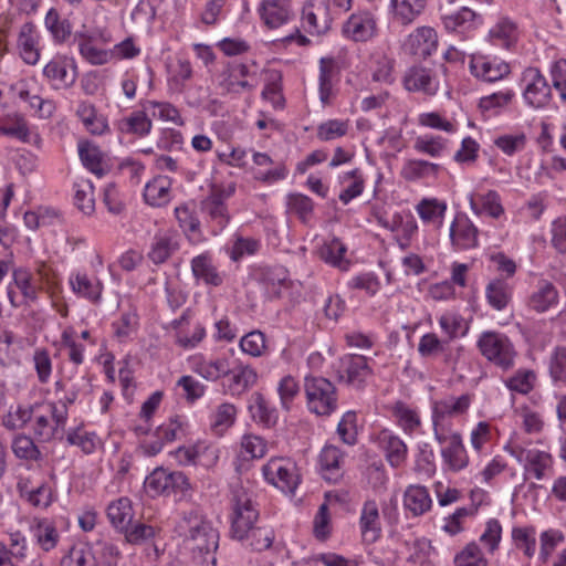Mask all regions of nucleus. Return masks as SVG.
<instances>
[{"label": "nucleus", "mask_w": 566, "mask_h": 566, "mask_svg": "<svg viewBox=\"0 0 566 566\" xmlns=\"http://www.w3.org/2000/svg\"><path fill=\"white\" fill-rule=\"evenodd\" d=\"M176 532L184 538V544L192 553L193 559L203 566H216L219 533L197 509L182 512Z\"/></svg>", "instance_id": "f257e3e1"}, {"label": "nucleus", "mask_w": 566, "mask_h": 566, "mask_svg": "<svg viewBox=\"0 0 566 566\" xmlns=\"http://www.w3.org/2000/svg\"><path fill=\"white\" fill-rule=\"evenodd\" d=\"M57 396L56 402H50V410L54 415L57 426H65L69 417V408L82 402L91 395L93 386L86 375L69 376L54 385Z\"/></svg>", "instance_id": "f03ea898"}, {"label": "nucleus", "mask_w": 566, "mask_h": 566, "mask_svg": "<svg viewBox=\"0 0 566 566\" xmlns=\"http://www.w3.org/2000/svg\"><path fill=\"white\" fill-rule=\"evenodd\" d=\"M476 347L480 354L496 368L509 370L514 367L517 353L505 334L485 331L479 336Z\"/></svg>", "instance_id": "7ed1b4c3"}, {"label": "nucleus", "mask_w": 566, "mask_h": 566, "mask_svg": "<svg viewBox=\"0 0 566 566\" xmlns=\"http://www.w3.org/2000/svg\"><path fill=\"white\" fill-rule=\"evenodd\" d=\"M231 535L243 541L259 521V510L252 495L242 488L233 489L231 500Z\"/></svg>", "instance_id": "20e7f679"}, {"label": "nucleus", "mask_w": 566, "mask_h": 566, "mask_svg": "<svg viewBox=\"0 0 566 566\" xmlns=\"http://www.w3.org/2000/svg\"><path fill=\"white\" fill-rule=\"evenodd\" d=\"M304 390L310 411L318 416H329L337 409V392L327 378L308 376L305 378Z\"/></svg>", "instance_id": "39448f33"}, {"label": "nucleus", "mask_w": 566, "mask_h": 566, "mask_svg": "<svg viewBox=\"0 0 566 566\" xmlns=\"http://www.w3.org/2000/svg\"><path fill=\"white\" fill-rule=\"evenodd\" d=\"M234 191V184L228 186L212 185L208 196L200 203L201 212L218 230H222L230 221L226 201L232 197Z\"/></svg>", "instance_id": "423d86ee"}, {"label": "nucleus", "mask_w": 566, "mask_h": 566, "mask_svg": "<svg viewBox=\"0 0 566 566\" xmlns=\"http://www.w3.org/2000/svg\"><path fill=\"white\" fill-rule=\"evenodd\" d=\"M41 285H38L33 273L27 268L12 270V282L7 287V296L12 307L27 306L38 300Z\"/></svg>", "instance_id": "0eeeda50"}, {"label": "nucleus", "mask_w": 566, "mask_h": 566, "mask_svg": "<svg viewBox=\"0 0 566 566\" xmlns=\"http://www.w3.org/2000/svg\"><path fill=\"white\" fill-rule=\"evenodd\" d=\"M264 479L284 493L293 494L300 483L296 464L286 458H272L262 469Z\"/></svg>", "instance_id": "6e6552de"}, {"label": "nucleus", "mask_w": 566, "mask_h": 566, "mask_svg": "<svg viewBox=\"0 0 566 566\" xmlns=\"http://www.w3.org/2000/svg\"><path fill=\"white\" fill-rule=\"evenodd\" d=\"M441 444V457L449 471L459 472L469 465V455L462 436L455 431L433 432Z\"/></svg>", "instance_id": "1a4fd4ad"}, {"label": "nucleus", "mask_w": 566, "mask_h": 566, "mask_svg": "<svg viewBox=\"0 0 566 566\" xmlns=\"http://www.w3.org/2000/svg\"><path fill=\"white\" fill-rule=\"evenodd\" d=\"M146 489L154 495L184 494L190 489L188 478L180 471L155 469L145 480Z\"/></svg>", "instance_id": "9d476101"}, {"label": "nucleus", "mask_w": 566, "mask_h": 566, "mask_svg": "<svg viewBox=\"0 0 566 566\" xmlns=\"http://www.w3.org/2000/svg\"><path fill=\"white\" fill-rule=\"evenodd\" d=\"M505 450L515 460L524 465V471L532 472L537 480H542L546 469L552 465V457L549 453L538 450L528 449L517 441H511Z\"/></svg>", "instance_id": "9b49d317"}, {"label": "nucleus", "mask_w": 566, "mask_h": 566, "mask_svg": "<svg viewBox=\"0 0 566 566\" xmlns=\"http://www.w3.org/2000/svg\"><path fill=\"white\" fill-rule=\"evenodd\" d=\"M343 35L355 42H367L378 32L375 13L369 10H358L352 13L342 27Z\"/></svg>", "instance_id": "f8f14e48"}, {"label": "nucleus", "mask_w": 566, "mask_h": 566, "mask_svg": "<svg viewBox=\"0 0 566 566\" xmlns=\"http://www.w3.org/2000/svg\"><path fill=\"white\" fill-rule=\"evenodd\" d=\"M522 82L524 83L523 96L530 106L541 108L548 104L552 96L551 86L538 69H525Z\"/></svg>", "instance_id": "ddd939ff"}, {"label": "nucleus", "mask_w": 566, "mask_h": 566, "mask_svg": "<svg viewBox=\"0 0 566 566\" xmlns=\"http://www.w3.org/2000/svg\"><path fill=\"white\" fill-rule=\"evenodd\" d=\"M470 405L471 398L469 395L449 397L436 401L432 408L433 432L451 431L447 423V419L464 415Z\"/></svg>", "instance_id": "4468645a"}, {"label": "nucleus", "mask_w": 566, "mask_h": 566, "mask_svg": "<svg viewBox=\"0 0 566 566\" xmlns=\"http://www.w3.org/2000/svg\"><path fill=\"white\" fill-rule=\"evenodd\" d=\"M471 74L486 83H493L507 77L511 74V66L497 57L473 55L469 62Z\"/></svg>", "instance_id": "2eb2a0df"}, {"label": "nucleus", "mask_w": 566, "mask_h": 566, "mask_svg": "<svg viewBox=\"0 0 566 566\" xmlns=\"http://www.w3.org/2000/svg\"><path fill=\"white\" fill-rule=\"evenodd\" d=\"M438 48V34L431 27H419L415 29L403 41L402 50L412 56L427 59Z\"/></svg>", "instance_id": "dca6fc26"}, {"label": "nucleus", "mask_w": 566, "mask_h": 566, "mask_svg": "<svg viewBox=\"0 0 566 566\" xmlns=\"http://www.w3.org/2000/svg\"><path fill=\"white\" fill-rule=\"evenodd\" d=\"M43 75L54 88H67L76 81V65L73 60L59 55L44 66Z\"/></svg>", "instance_id": "f3484780"}, {"label": "nucleus", "mask_w": 566, "mask_h": 566, "mask_svg": "<svg viewBox=\"0 0 566 566\" xmlns=\"http://www.w3.org/2000/svg\"><path fill=\"white\" fill-rule=\"evenodd\" d=\"M29 531L35 545L45 553L55 549L60 543L61 534L52 518L34 516Z\"/></svg>", "instance_id": "a211bd4d"}, {"label": "nucleus", "mask_w": 566, "mask_h": 566, "mask_svg": "<svg viewBox=\"0 0 566 566\" xmlns=\"http://www.w3.org/2000/svg\"><path fill=\"white\" fill-rule=\"evenodd\" d=\"M331 13L323 2H307L302 10V27L310 34L326 33L332 25Z\"/></svg>", "instance_id": "6ab92c4d"}, {"label": "nucleus", "mask_w": 566, "mask_h": 566, "mask_svg": "<svg viewBox=\"0 0 566 566\" xmlns=\"http://www.w3.org/2000/svg\"><path fill=\"white\" fill-rule=\"evenodd\" d=\"M559 303V291L555 284L546 279L536 282L534 290L527 298V307L538 314L546 313Z\"/></svg>", "instance_id": "aec40b11"}, {"label": "nucleus", "mask_w": 566, "mask_h": 566, "mask_svg": "<svg viewBox=\"0 0 566 566\" xmlns=\"http://www.w3.org/2000/svg\"><path fill=\"white\" fill-rule=\"evenodd\" d=\"M255 74L250 65L240 62H229L222 72L221 85L229 93H238L240 91H251L254 85L250 78Z\"/></svg>", "instance_id": "412c9836"}, {"label": "nucleus", "mask_w": 566, "mask_h": 566, "mask_svg": "<svg viewBox=\"0 0 566 566\" xmlns=\"http://www.w3.org/2000/svg\"><path fill=\"white\" fill-rule=\"evenodd\" d=\"M403 87L409 92H421L434 95L439 88V81L432 70L413 65L409 67L402 77Z\"/></svg>", "instance_id": "4be33fe9"}, {"label": "nucleus", "mask_w": 566, "mask_h": 566, "mask_svg": "<svg viewBox=\"0 0 566 566\" xmlns=\"http://www.w3.org/2000/svg\"><path fill=\"white\" fill-rule=\"evenodd\" d=\"M479 230L465 214H457L450 226L451 244L457 250H469L479 243Z\"/></svg>", "instance_id": "5701e85b"}, {"label": "nucleus", "mask_w": 566, "mask_h": 566, "mask_svg": "<svg viewBox=\"0 0 566 566\" xmlns=\"http://www.w3.org/2000/svg\"><path fill=\"white\" fill-rule=\"evenodd\" d=\"M441 20L448 32L459 34L469 33L483 24L482 15L468 7L443 14Z\"/></svg>", "instance_id": "b1692460"}, {"label": "nucleus", "mask_w": 566, "mask_h": 566, "mask_svg": "<svg viewBox=\"0 0 566 566\" xmlns=\"http://www.w3.org/2000/svg\"><path fill=\"white\" fill-rule=\"evenodd\" d=\"M370 374L365 356L347 355L340 360L339 377L348 385L360 387Z\"/></svg>", "instance_id": "393cba45"}, {"label": "nucleus", "mask_w": 566, "mask_h": 566, "mask_svg": "<svg viewBox=\"0 0 566 566\" xmlns=\"http://www.w3.org/2000/svg\"><path fill=\"white\" fill-rule=\"evenodd\" d=\"M427 4L428 0H390L389 13L396 24L408 27L424 12Z\"/></svg>", "instance_id": "a878e982"}, {"label": "nucleus", "mask_w": 566, "mask_h": 566, "mask_svg": "<svg viewBox=\"0 0 566 566\" xmlns=\"http://www.w3.org/2000/svg\"><path fill=\"white\" fill-rule=\"evenodd\" d=\"M359 528L366 543H375L381 536L380 515L375 500L364 502L359 517Z\"/></svg>", "instance_id": "bb28decb"}, {"label": "nucleus", "mask_w": 566, "mask_h": 566, "mask_svg": "<svg viewBox=\"0 0 566 566\" xmlns=\"http://www.w3.org/2000/svg\"><path fill=\"white\" fill-rule=\"evenodd\" d=\"M191 369L208 381H217L230 374V360L221 356L206 359L202 356H196L191 360Z\"/></svg>", "instance_id": "cd10ccee"}, {"label": "nucleus", "mask_w": 566, "mask_h": 566, "mask_svg": "<svg viewBox=\"0 0 566 566\" xmlns=\"http://www.w3.org/2000/svg\"><path fill=\"white\" fill-rule=\"evenodd\" d=\"M17 48L21 59L30 65H35L40 60L39 35L32 22L21 25L17 40Z\"/></svg>", "instance_id": "c85d7f7f"}, {"label": "nucleus", "mask_w": 566, "mask_h": 566, "mask_svg": "<svg viewBox=\"0 0 566 566\" xmlns=\"http://www.w3.org/2000/svg\"><path fill=\"white\" fill-rule=\"evenodd\" d=\"M227 380V390L232 396H239L250 390L258 381L256 370L248 364L239 363L233 368L230 367V374Z\"/></svg>", "instance_id": "c756f323"}, {"label": "nucleus", "mask_w": 566, "mask_h": 566, "mask_svg": "<svg viewBox=\"0 0 566 566\" xmlns=\"http://www.w3.org/2000/svg\"><path fill=\"white\" fill-rule=\"evenodd\" d=\"M470 208L476 216L486 214L499 219L504 214V207L501 197L495 190H488L484 193H472L469 196Z\"/></svg>", "instance_id": "7c9ffc66"}, {"label": "nucleus", "mask_w": 566, "mask_h": 566, "mask_svg": "<svg viewBox=\"0 0 566 566\" xmlns=\"http://www.w3.org/2000/svg\"><path fill=\"white\" fill-rule=\"evenodd\" d=\"M432 506V499L423 485L411 484L403 493V507L412 516H421Z\"/></svg>", "instance_id": "2f4dec72"}, {"label": "nucleus", "mask_w": 566, "mask_h": 566, "mask_svg": "<svg viewBox=\"0 0 566 566\" xmlns=\"http://www.w3.org/2000/svg\"><path fill=\"white\" fill-rule=\"evenodd\" d=\"M518 30L514 20L502 15L489 30L488 38L494 45L510 49L517 40Z\"/></svg>", "instance_id": "473e14b6"}, {"label": "nucleus", "mask_w": 566, "mask_h": 566, "mask_svg": "<svg viewBox=\"0 0 566 566\" xmlns=\"http://www.w3.org/2000/svg\"><path fill=\"white\" fill-rule=\"evenodd\" d=\"M179 243L177 234L170 231L157 233L151 242L148 258L155 264L165 263L177 250Z\"/></svg>", "instance_id": "72a5a7b5"}, {"label": "nucleus", "mask_w": 566, "mask_h": 566, "mask_svg": "<svg viewBox=\"0 0 566 566\" xmlns=\"http://www.w3.org/2000/svg\"><path fill=\"white\" fill-rule=\"evenodd\" d=\"M144 199L151 207H163L171 199V179L157 176L148 181L144 189Z\"/></svg>", "instance_id": "f704fd0d"}, {"label": "nucleus", "mask_w": 566, "mask_h": 566, "mask_svg": "<svg viewBox=\"0 0 566 566\" xmlns=\"http://www.w3.org/2000/svg\"><path fill=\"white\" fill-rule=\"evenodd\" d=\"M193 276L206 285L220 286L223 283V275L214 266L209 254L203 253L191 260Z\"/></svg>", "instance_id": "c9c22d12"}, {"label": "nucleus", "mask_w": 566, "mask_h": 566, "mask_svg": "<svg viewBox=\"0 0 566 566\" xmlns=\"http://www.w3.org/2000/svg\"><path fill=\"white\" fill-rule=\"evenodd\" d=\"M379 442L385 451L387 461L392 468H399L406 462L408 448L398 436L384 430L379 434Z\"/></svg>", "instance_id": "e433bc0d"}, {"label": "nucleus", "mask_w": 566, "mask_h": 566, "mask_svg": "<svg viewBox=\"0 0 566 566\" xmlns=\"http://www.w3.org/2000/svg\"><path fill=\"white\" fill-rule=\"evenodd\" d=\"M106 515L112 526L118 532L126 530L134 518L132 501L126 496L112 501L107 505Z\"/></svg>", "instance_id": "4c0bfd02"}, {"label": "nucleus", "mask_w": 566, "mask_h": 566, "mask_svg": "<svg viewBox=\"0 0 566 566\" xmlns=\"http://www.w3.org/2000/svg\"><path fill=\"white\" fill-rule=\"evenodd\" d=\"M116 126L122 134L134 135L143 138L151 132L153 122L144 109L132 112L128 116L120 118L116 123Z\"/></svg>", "instance_id": "58836bf2"}, {"label": "nucleus", "mask_w": 566, "mask_h": 566, "mask_svg": "<svg viewBox=\"0 0 566 566\" xmlns=\"http://www.w3.org/2000/svg\"><path fill=\"white\" fill-rule=\"evenodd\" d=\"M33 413V433L38 439L43 441L51 440L57 429L64 428V426H57L54 419V415L50 410V403L46 406H39Z\"/></svg>", "instance_id": "ea45409f"}, {"label": "nucleus", "mask_w": 566, "mask_h": 566, "mask_svg": "<svg viewBox=\"0 0 566 566\" xmlns=\"http://www.w3.org/2000/svg\"><path fill=\"white\" fill-rule=\"evenodd\" d=\"M72 291L91 302H98L102 295V283L98 280H93L84 272H75L69 279Z\"/></svg>", "instance_id": "a19ab883"}, {"label": "nucleus", "mask_w": 566, "mask_h": 566, "mask_svg": "<svg viewBox=\"0 0 566 566\" xmlns=\"http://www.w3.org/2000/svg\"><path fill=\"white\" fill-rule=\"evenodd\" d=\"M512 295L513 286L501 277L491 280L485 287L486 301L496 311L504 310L511 302Z\"/></svg>", "instance_id": "79ce46f5"}, {"label": "nucleus", "mask_w": 566, "mask_h": 566, "mask_svg": "<svg viewBox=\"0 0 566 566\" xmlns=\"http://www.w3.org/2000/svg\"><path fill=\"white\" fill-rule=\"evenodd\" d=\"M338 75L337 63L333 57H322L319 60V99L326 105L329 104L333 96L334 81Z\"/></svg>", "instance_id": "37998d69"}, {"label": "nucleus", "mask_w": 566, "mask_h": 566, "mask_svg": "<svg viewBox=\"0 0 566 566\" xmlns=\"http://www.w3.org/2000/svg\"><path fill=\"white\" fill-rule=\"evenodd\" d=\"M441 169L439 164L422 159H408L405 161L400 175L407 181L436 178Z\"/></svg>", "instance_id": "c03bdc74"}, {"label": "nucleus", "mask_w": 566, "mask_h": 566, "mask_svg": "<svg viewBox=\"0 0 566 566\" xmlns=\"http://www.w3.org/2000/svg\"><path fill=\"white\" fill-rule=\"evenodd\" d=\"M263 22L271 29L286 23L291 18L289 6L281 0L264 1L260 9Z\"/></svg>", "instance_id": "a18cd8bd"}, {"label": "nucleus", "mask_w": 566, "mask_h": 566, "mask_svg": "<svg viewBox=\"0 0 566 566\" xmlns=\"http://www.w3.org/2000/svg\"><path fill=\"white\" fill-rule=\"evenodd\" d=\"M346 251V245L339 239L334 238L322 245L319 249V258L340 271H347L350 262L345 258Z\"/></svg>", "instance_id": "49530a36"}, {"label": "nucleus", "mask_w": 566, "mask_h": 566, "mask_svg": "<svg viewBox=\"0 0 566 566\" xmlns=\"http://www.w3.org/2000/svg\"><path fill=\"white\" fill-rule=\"evenodd\" d=\"M76 115L85 128L93 135H102L108 129L106 118L98 114L95 106L91 103H80L76 109Z\"/></svg>", "instance_id": "de8ad7c7"}, {"label": "nucleus", "mask_w": 566, "mask_h": 566, "mask_svg": "<svg viewBox=\"0 0 566 566\" xmlns=\"http://www.w3.org/2000/svg\"><path fill=\"white\" fill-rule=\"evenodd\" d=\"M11 450L15 458L28 462H36L43 458L34 440L24 433H18L12 438Z\"/></svg>", "instance_id": "09e8293b"}, {"label": "nucleus", "mask_w": 566, "mask_h": 566, "mask_svg": "<svg viewBox=\"0 0 566 566\" xmlns=\"http://www.w3.org/2000/svg\"><path fill=\"white\" fill-rule=\"evenodd\" d=\"M78 154L83 165L93 174L102 177L105 174L103 154L97 146L87 142L78 143Z\"/></svg>", "instance_id": "8fccbe9b"}, {"label": "nucleus", "mask_w": 566, "mask_h": 566, "mask_svg": "<svg viewBox=\"0 0 566 566\" xmlns=\"http://www.w3.org/2000/svg\"><path fill=\"white\" fill-rule=\"evenodd\" d=\"M416 210L423 222L436 223L440 228L447 211V205L438 199H422L417 205Z\"/></svg>", "instance_id": "3c124183"}, {"label": "nucleus", "mask_w": 566, "mask_h": 566, "mask_svg": "<svg viewBox=\"0 0 566 566\" xmlns=\"http://www.w3.org/2000/svg\"><path fill=\"white\" fill-rule=\"evenodd\" d=\"M392 413L399 424V427L406 433H413L421 426V420L418 411L402 401H398L395 403L392 408Z\"/></svg>", "instance_id": "603ef678"}, {"label": "nucleus", "mask_w": 566, "mask_h": 566, "mask_svg": "<svg viewBox=\"0 0 566 566\" xmlns=\"http://www.w3.org/2000/svg\"><path fill=\"white\" fill-rule=\"evenodd\" d=\"M74 203L84 213L92 214L95 210L94 187L87 179L74 182Z\"/></svg>", "instance_id": "864d4df0"}, {"label": "nucleus", "mask_w": 566, "mask_h": 566, "mask_svg": "<svg viewBox=\"0 0 566 566\" xmlns=\"http://www.w3.org/2000/svg\"><path fill=\"white\" fill-rule=\"evenodd\" d=\"M268 452V442L260 436L247 433L241 438L239 457L243 460L261 459Z\"/></svg>", "instance_id": "5fc2aeb1"}, {"label": "nucleus", "mask_w": 566, "mask_h": 566, "mask_svg": "<svg viewBox=\"0 0 566 566\" xmlns=\"http://www.w3.org/2000/svg\"><path fill=\"white\" fill-rule=\"evenodd\" d=\"M44 23L56 43H63L71 36V23L67 19L61 18L55 9L48 11Z\"/></svg>", "instance_id": "6e6d98bb"}, {"label": "nucleus", "mask_w": 566, "mask_h": 566, "mask_svg": "<svg viewBox=\"0 0 566 566\" xmlns=\"http://www.w3.org/2000/svg\"><path fill=\"white\" fill-rule=\"evenodd\" d=\"M40 407L35 406H18L15 410H9L2 417V426L10 431L23 429L30 421H32L33 413Z\"/></svg>", "instance_id": "4d7b16f0"}, {"label": "nucleus", "mask_w": 566, "mask_h": 566, "mask_svg": "<svg viewBox=\"0 0 566 566\" xmlns=\"http://www.w3.org/2000/svg\"><path fill=\"white\" fill-rule=\"evenodd\" d=\"M342 182H349L342 192L339 193V200L347 205L353 199L360 196L364 191L365 180L359 171V169H354L352 171L345 172L342 177Z\"/></svg>", "instance_id": "13d9d810"}, {"label": "nucleus", "mask_w": 566, "mask_h": 566, "mask_svg": "<svg viewBox=\"0 0 566 566\" xmlns=\"http://www.w3.org/2000/svg\"><path fill=\"white\" fill-rule=\"evenodd\" d=\"M145 111H151V116L161 120L182 125L184 120L179 111L168 102L146 101L142 104Z\"/></svg>", "instance_id": "bf43d9fd"}, {"label": "nucleus", "mask_w": 566, "mask_h": 566, "mask_svg": "<svg viewBox=\"0 0 566 566\" xmlns=\"http://www.w3.org/2000/svg\"><path fill=\"white\" fill-rule=\"evenodd\" d=\"M248 533V536L242 542L252 549L262 552L272 546L274 532L271 527L255 524Z\"/></svg>", "instance_id": "052dcab7"}, {"label": "nucleus", "mask_w": 566, "mask_h": 566, "mask_svg": "<svg viewBox=\"0 0 566 566\" xmlns=\"http://www.w3.org/2000/svg\"><path fill=\"white\" fill-rule=\"evenodd\" d=\"M66 441L71 446L80 448L85 454L93 453L101 444V440L95 432H88L81 428L70 431Z\"/></svg>", "instance_id": "680f3d73"}, {"label": "nucleus", "mask_w": 566, "mask_h": 566, "mask_svg": "<svg viewBox=\"0 0 566 566\" xmlns=\"http://www.w3.org/2000/svg\"><path fill=\"white\" fill-rule=\"evenodd\" d=\"M235 417V406L230 402H223L217 408L213 415L211 429L216 434L221 436L234 423Z\"/></svg>", "instance_id": "e2e57ef3"}, {"label": "nucleus", "mask_w": 566, "mask_h": 566, "mask_svg": "<svg viewBox=\"0 0 566 566\" xmlns=\"http://www.w3.org/2000/svg\"><path fill=\"white\" fill-rule=\"evenodd\" d=\"M343 459L342 452L334 446H325L319 454L321 469L325 478L332 480L336 478L339 464Z\"/></svg>", "instance_id": "0e129e2a"}, {"label": "nucleus", "mask_w": 566, "mask_h": 566, "mask_svg": "<svg viewBox=\"0 0 566 566\" xmlns=\"http://www.w3.org/2000/svg\"><path fill=\"white\" fill-rule=\"evenodd\" d=\"M448 140L441 136L421 135L415 139L413 148L418 153L439 157L447 148Z\"/></svg>", "instance_id": "69168bd1"}, {"label": "nucleus", "mask_w": 566, "mask_h": 566, "mask_svg": "<svg viewBox=\"0 0 566 566\" xmlns=\"http://www.w3.org/2000/svg\"><path fill=\"white\" fill-rule=\"evenodd\" d=\"M455 566H488V560L475 542H471L454 556Z\"/></svg>", "instance_id": "338daca9"}, {"label": "nucleus", "mask_w": 566, "mask_h": 566, "mask_svg": "<svg viewBox=\"0 0 566 566\" xmlns=\"http://www.w3.org/2000/svg\"><path fill=\"white\" fill-rule=\"evenodd\" d=\"M60 566H95L91 552L83 545H73L61 558Z\"/></svg>", "instance_id": "774afa93"}]
</instances>
